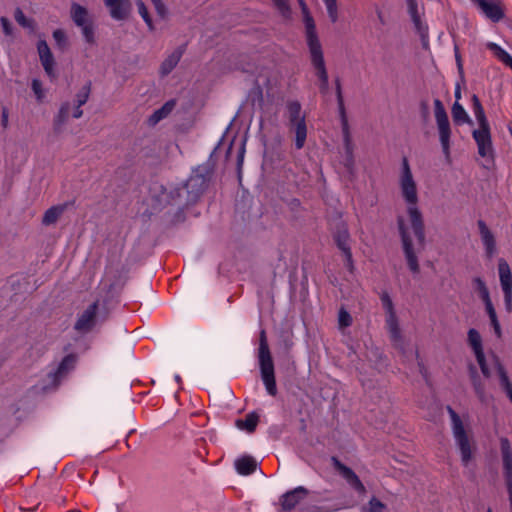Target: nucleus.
<instances>
[{
	"label": "nucleus",
	"instance_id": "nucleus-33",
	"mask_svg": "<svg viewBox=\"0 0 512 512\" xmlns=\"http://www.w3.org/2000/svg\"><path fill=\"white\" fill-rule=\"evenodd\" d=\"M484 305H485V310L489 316L491 326L493 327L496 336L498 338H501V336H502L501 326L498 321V317H497V314H496V311H495L492 301L490 300L488 302H485Z\"/></svg>",
	"mask_w": 512,
	"mask_h": 512
},
{
	"label": "nucleus",
	"instance_id": "nucleus-46",
	"mask_svg": "<svg viewBox=\"0 0 512 512\" xmlns=\"http://www.w3.org/2000/svg\"><path fill=\"white\" fill-rule=\"evenodd\" d=\"M82 30V34L84 36V39L87 43L92 44L94 43V27L93 22L90 21L89 23L85 24L84 26H80Z\"/></svg>",
	"mask_w": 512,
	"mask_h": 512
},
{
	"label": "nucleus",
	"instance_id": "nucleus-9",
	"mask_svg": "<svg viewBox=\"0 0 512 512\" xmlns=\"http://www.w3.org/2000/svg\"><path fill=\"white\" fill-rule=\"evenodd\" d=\"M498 274L504 296L505 309L510 313L512 312V272L508 262L503 258L498 260Z\"/></svg>",
	"mask_w": 512,
	"mask_h": 512
},
{
	"label": "nucleus",
	"instance_id": "nucleus-14",
	"mask_svg": "<svg viewBox=\"0 0 512 512\" xmlns=\"http://www.w3.org/2000/svg\"><path fill=\"white\" fill-rule=\"evenodd\" d=\"M308 494L309 491L303 486L287 491L280 498L282 510L287 512L293 510Z\"/></svg>",
	"mask_w": 512,
	"mask_h": 512
},
{
	"label": "nucleus",
	"instance_id": "nucleus-31",
	"mask_svg": "<svg viewBox=\"0 0 512 512\" xmlns=\"http://www.w3.org/2000/svg\"><path fill=\"white\" fill-rule=\"evenodd\" d=\"M174 106V100L167 101L161 108L153 112V114L149 117V123L151 125H155L162 119L166 118L172 112Z\"/></svg>",
	"mask_w": 512,
	"mask_h": 512
},
{
	"label": "nucleus",
	"instance_id": "nucleus-2",
	"mask_svg": "<svg viewBox=\"0 0 512 512\" xmlns=\"http://www.w3.org/2000/svg\"><path fill=\"white\" fill-rule=\"evenodd\" d=\"M305 38L310 53L311 65L319 80V91L321 94L326 95L329 90V77L324 53L316 31L315 21L307 12L305 13Z\"/></svg>",
	"mask_w": 512,
	"mask_h": 512
},
{
	"label": "nucleus",
	"instance_id": "nucleus-3",
	"mask_svg": "<svg viewBox=\"0 0 512 512\" xmlns=\"http://www.w3.org/2000/svg\"><path fill=\"white\" fill-rule=\"evenodd\" d=\"M212 172L209 168L200 166L195 169L187 181L175 190L179 198L184 197L178 205L187 207L196 203L206 191L211 180Z\"/></svg>",
	"mask_w": 512,
	"mask_h": 512
},
{
	"label": "nucleus",
	"instance_id": "nucleus-15",
	"mask_svg": "<svg viewBox=\"0 0 512 512\" xmlns=\"http://www.w3.org/2000/svg\"><path fill=\"white\" fill-rule=\"evenodd\" d=\"M112 19L121 21L131 12V0H103Z\"/></svg>",
	"mask_w": 512,
	"mask_h": 512
},
{
	"label": "nucleus",
	"instance_id": "nucleus-60",
	"mask_svg": "<svg viewBox=\"0 0 512 512\" xmlns=\"http://www.w3.org/2000/svg\"><path fill=\"white\" fill-rule=\"evenodd\" d=\"M454 96L456 101L459 102V100L461 99V87L459 84H457L455 87Z\"/></svg>",
	"mask_w": 512,
	"mask_h": 512
},
{
	"label": "nucleus",
	"instance_id": "nucleus-55",
	"mask_svg": "<svg viewBox=\"0 0 512 512\" xmlns=\"http://www.w3.org/2000/svg\"><path fill=\"white\" fill-rule=\"evenodd\" d=\"M455 59H456L457 68H458L459 74L463 78L464 69H463L462 59H461V56H460V54L458 52V48L457 47H455Z\"/></svg>",
	"mask_w": 512,
	"mask_h": 512
},
{
	"label": "nucleus",
	"instance_id": "nucleus-26",
	"mask_svg": "<svg viewBox=\"0 0 512 512\" xmlns=\"http://www.w3.org/2000/svg\"><path fill=\"white\" fill-rule=\"evenodd\" d=\"M259 422V415L256 412L248 413L244 419H237L235 421V426L247 433H253L256 430V427Z\"/></svg>",
	"mask_w": 512,
	"mask_h": 512
},
{
	"label": "nucleus",
	"instance_id": "nucleus-6",
	"mask_svg": "<svg viewBox=\"0 0 512 512\" xmlns=\"http://www.w3.org/2000/svg\"><path fill=\"white\" fill-rule=\"evenodd\" d=\"M434 116L439 131V140L442 146L443 153L447 157H449L451 128L447 112L440 99L434 100Z\"/></svg>",
	"mask_w": 512,
	"mask_h": 512
},
{
	"label": "nucleus",
	"instance_id": "nucleus-40",
	"mask_svg": "<svg viewBox=\"0 0 512 512\" xmlns=\"http://www.w3.org/2000/svg\"><path fill=\"white\" fill-rule=\"evenodd\" d=\"M14 18L16 20V22L24 27V28H30V29H33L34 28V21L32 19H28L25 14L23 13V11L21 10V8H16L15 12H14Z\"/></svg>",
	"mask_w": 512,
	"mask_h": 512
},
{
	"label": "nucleus",
	"instance_id": "nucleus-64",
	"mask_svg": "<svg viewBox=\"0 0 512 512\" xmlns=\"http://www.w3.org/2000/svg\"><path fill=\"white\" fill-rule=\"evenodd\" d=\"M67 512H81L80 510H69Z\"/></svg>",
	"mask_w": 512,
	"mask_h": 512
},
{
	"label": "nucleus",
	"instance_id": "nucleus-42",
	"mask_svg": "<svg viewBox=\"0 0 512 512\" xmlns=\"http://www.w3.org/2000/svg\"><path fill=\"white\" fill-rule=\"evenodd\" d=\"M274 6L278 10V12L284 17V18H290L291 16V7L289 5V0H272Z\"/></svg>",
	"mask_w": 512,
	"mask_h": 512
},
{
	"label": "nucleus",
	"instance_id": "nucleus-37",
	"mask_svg": "<svg viewBox=\"0 0 512 512\" xmlns=\"http://www.w3.org/2000/svg\"><path fill=\"white\" fill-rule=\"evenodd\" d=\"M476 289L478 291V294L483 301V303L488 302L491 300L489 290L485 284V282L480 277H476L473 280Z\"/></svg>",
	"mask_w": 512,
	"mask_h": 512
},
{
	"label": "nucleus",
	"instance_id": "nucleus-52",
	"mask_svg": "<svg viewBox=\"0 0 512 512\" xmlns=\"http://www.w3.org/2000/svg\"><path fill=\"white\" fill-rule=\"evenodd\" d=\"M0 22H1L4 34L7 36H11L13 33V27H12L10 21L8 20V18L1 17Z\"/></svg>",
	"mask_w": 512,
	"mask_h": 512
},
{
	"label": "nucleus",
	"instance_id": "nucleus-7",
	"mask_svg": "<svg viewBox=\"0 0 512 512\" xmlns=\"http://www.w3.org/2000/svg\"><path fill=\"white\" fill-rule=\"evenodd\" d=\"M287 109L290 123L295 132V147L299 150L304 147L307 138L305 117L301 115V104L298 101L288 102Z\"/></svg>",
	"mask_w": 512,
	"mask_h": 512
},
{
	"label": "nucleus",
	"instance_id": "nucleus-13",
	"mask_svg": "<svg viewBox=\"0 0 512 512\" xmlns=\"http://www.w3.org/2000/svg\"><path fill=\"white\" fill-rule=\"evenodd\" d=\"M98 301L90 304L78 317L74 324V329L80 333L89 332L96 323V316L98 311Z\"/></svg>",
	"mask_w": 512,
	"mask_h": 512
},
{
	"label": "nucleus",
	"instance_id": "nucleus-50",
	"mask_svg": "<svg viewBox=\"0 0 512 512\" xmlns=\"http://www.w3.org/2000/svg\"><path fill=\"white\" fill-rule=\"evenodd\" d=\"M157 14L161 17V18H165L166 14H167V8L165 6V4L163 3L162 0H151Z\"/></svg>",
	"mask_w": 512,
	"mask_h": 512
},
{
	"label": "nucleus",
	"instance_id": "nucleus-17",
	"mask_svg": "<svg viewBox=\"0 0 512 512\" xmlns=\"http://www.w3.org/2000/svg\"><path fill=\"white\" fill-rule=\"evenodd\" d=\"M37 51L39 54V58L41 64L46 72V74L51 78H55V60L53 54L45 40H39L37 43Z\"/></svg>",
	"mask_w": 512,
	"mask_h": 512
},
{
	"label": "nucleus",
	"instance_id": "nucleus-34",
	"mask_svg": "<svg viewBox=\"0 0 512 512\" xmlns=\"http://www.w3.org/2000/svg\"><path fill=\"white\" fill-rule=\"evenodd\" d=\"M71 105L69 102H64L61 104L58 114L54 119L55 129H59L69 118L70 116Z\"/></svg>",
	"mask_w": 512,
	"mask_h": 512
},
{
	"label": "nucleus",
	"instance_id": "nucleus-48",
	"mask_svg": "<svg viewBox=\"0 0 512 512\" xmlns=\"http://www.w3.org/2000/svg\"><path fill=\"white\" fill-rule=\"evenodd\" d=\"M338 321L340 327H348L352 324V317L345 309L341 308L338 315Z\"/></svg>",
	"mask_w": 512,
	"mask_h": 512
},
{
	"label": "nucleus",
	"instance_id": "nucleus-56",
	"mask_svg": "<svg viewBox=\"0 0 512 512\" xmlns=\"http://www.w3.org/2000/svg\"><path fill=\"white\" fill-rule=\"evenodd\" d=\"M298 2L301 6V10H302V14H303V22L305 23V13L307 12L308 15L311 17H312V15L310 14L309 9L304 0H298Z\"/></svg>",
	"mask_w": 512,
	"mask_h": 512
},
{
	"label": "nucleus",
	"instance_id": "nucleus-1",
	"mask_svg": "<svg viewBox=\"0 0 512 512\" xmlns=\"http://www.w3.org/2000/svg\"><path fill=\"white\" fill-rule=\"evenodd\" d=\"M399 187L407 204L410 226H408L403 216H398L397 227L408 268L416 274L420 271L417 254L425 247V226L422 213L417 206L419 200L417 184L407 157L402 158Z\"/></svg>",
	"mask_w": 512,
	"mask_h": 512
},
{
	"label": "nucleus",
	"instance_id": "nucleus-45",
	"mask_svg": "<svg viewBox=\"0 0 512 512\" xmlns=\"http://www.w3.org/2000/svg\"><path fill=\"white\" fill-rule=\"evenodd\" d=\"M412 22L414 24V27L417 31V33L420 35V37L424 40L428 37V26L422 22L421 17H417L412 19Z\"/></svg>",
	"mask_w": 512,
	"mask_h": 512
},
{
	"label": "nucleus",
	"instance_id": "nucleus-5",
	"mask_svg": "<svg viewBox=\"0 0 512 512\" xmlns=\"http://www.w3.org/2000/svg\"><path fill=\"white\" fill-rule=\"evenodd\" d=\"M447 412L451 418L452 433L456 446L460 451L461 463L467 467L473 460L476 446L467 434L463 422L456 411L451 406H447Z\"/></svg>",
	"mask_w": 512,
	"mask_h": 512
},
{
	"label": "nucleus",
	"instance_id": "nucleus-32",
	"mask_svg": "<svg viewBox=\"0 0 512 512\" xmlns=\"http://www.w3.org/2000/svg\"><path fill=\"white\" fill-rule=\"evenodd\" d=\"M452 118L455 124L462 125L464 123H471V120L464 109V107L457 101L454 102L452 109Z\"/></svg>",
	"mask_w": 512,
	"mask_h": 512
},
{
	"label": "nucleus",
	"instance_id": "nucleus-61",
	"mask_svg": "<svg viewBox=\"0 0 512 512\" xmlns=\"http://www.w3.org/2000/svg\"><path fill=\"white\" fill-rule=\"evenodd\" d=\"M243 153H244V149H242L240 155H239V161H238V164L240 165L243 161Z\"/></svg>",
	"mask_w": 512,
	"mask_h": 512
},
{
	"label": "nucleus",
	"instance_id": "nucleus-23",
	"mask_svg": "<svg viewBox=\"0 0 512 512\" xmlns=\"http://www.w3.org/2000/svg\"><path fill=\"white\" fill-rule=\"evenodd\" d=\"M70 13H71V18H72L73 22L78 27L84 26L85 24L92 21L90 19L88 10L84 6H82L78 3H72Z\"/></svg>",
	"mask_w": 512,
	"mask_h": 512
},
{
	"label": "nucleus",
	"instance_id": "nucleus-20",
	"mask_svg": "<svg viewBox=\"0 0 512 512\" xmlns=\"http://www.w3.org/2000/svg\"><path fill=\"white\" fill-rule=\"evenodd\" d=\"M76 362L77 356L75 354L66 355L59 363L57 369L53 373L49 374L52 377L53 382L57 383L68 372L73 370L75 368Z\"/></svg>",
	"mask_w": 512,
	"mask_h": 512
},
{
	"label": "nucleus",
	"instance_id": "nucleus-29",
	"mask_svg": "<svg viewBox=\"0 0 512 512\" xmlns=\"http://www.w3.org/2000/svg\"><path fill=\"white\" fill-rule=\"evenodd\" d=\"M471 102H472V110H473L475 118L479 124V128L490 127V124L485 115L484 108L480 102V99L478 98V96L476 94L472 95Z\"/></svg>",
	"mask_w": 512,
	"mask_h": 512
},
{
	"label": "nucleus",
	"instance_id": "nucleus-35",
	"mask_svg": "<svg viewBox=\"0 0 512 512\" xmlns=\"http://www.w3.org/2000/svg\"><path fill=\"white\" fill-rule=\"evenodd\" d=\"M386 509V505L381 502L378 498L372 497L366 506L361 508V512H383Z\"/></svg>",
	"mask_w": 512,
	"mask_h": 512
},
{
	"label": "nucleus",
	"instance_id": "nucleus-18",
	"mask_svg": "<svg viewBox=\"0 0 512 512\" xmlns=\"http://www.w3.org/2000/svg\"><path fill=\"white\" fill-rule=\"evenodd\" d=\"M477 226L479 229L480 237L485 249L486 256L488 258H491L496 253V240L494 234L489 229L485 221L481 219L477 221Z\"/></svg>",
	"mask_w": 512,
	"mask_h": 512
},
{
	"label": "nucleus",
	"instance_id": "nucleus-27",
	"mask_svg": "<svg viewBox=\"0 0 512 512\" xmlns=\"http://www.w3.org/2000/svg\"><path fill=\"white\" fill-rule=\"evenodd\" d=\"M500 444L504 475L512 474V450L510 442L507 438H502Z\"/></svg>",
	"mask_w": 512,
	"mask_h": 512
},
{
	"label": "nucleus",
	"instance_id": "nucleus-51",
	"mask_svg": "<svg viewBox=\"0 0 512 512\" xmlns=\"http://www.w3.org/2000/svg\"><path fill=\"white\" fill-rule=\"evenodd\" d=\"M32 90L34 94L36 95L38 100H42L43 98V90H42V83L38 79H33L31 84Z\"/></svg>",
	"mask_w": 512,
	"mask_h": 512
},
{
	"label": "nucleus",
	"instance_id": "nucleus-44",
	"mask_svg": "<svg viewBox=\"0 0 512 512\" xmlns=\"http://www.w3.org/2000/svg\"><path fill=\"white\" fill-rule=\"evenodd\" d=\"M380 300H381L382 306L386 312V315L396 313L395 309H394L393 301L387 292H383L381 294Z\"/></svg>",
	"mask_w": 512,
	"mask_h": 512
},
{
	"label": "nucleus",
	"instance_id": "nucleus-16",
	"mask_svg": "<svg viewBox=\"0 0 512 512\" xmlns=\"http://www.w3.org/2000/svg\"><path fill=\"white\" fill-rule=\"evenodd\" d=\"M483 11V13L493 22H499L505 16L501 8L500 0H471Z\"/></svg>",
	"mask_w": 512,
	"mask_h": 512
},
{
	"label": "nucleus",
	"instance_id": "nucleus-58",
	"mask_svg": "<svg viewBox=\"0 0 512 512\" xmlns=\"http://www.w3.org/2000/svg\"><path fill=\"white\" fill-rule=\"evenodd\" d=\"M1 118H2L1 119L2 120V125H3L4 128H6L7 124H8V110L6 108H4L2 110V117Z\"/></svg>",
	"mask_w": 512,
	"mask_h": 512
},
{
	"label": "nucleus",
	"instance_id": "nucleus-25",
	"mask_svg": "<svg viewBox=\"0 0 512 512\" xmlns=\"http://www.w3.org/2000/svg\"><path fill=\"white\" fill-rule=\"evenodd\" d=\"M184 49L182 47L173 51L161 64L160 73L165 76L168 75L179 63Z\"/></svg>",
	"mask_w": 512,
	"mask_h": 512
},
{
	"label": "nucleus",
	"instance_id": "nucleus-11",
	"mask_svg": "<svg viewBox=\"0 0 512 512\" xmlns=\"http://www.w3.org/2000/svg\"><path fill=\"white\" fill-rule=\"evenodd\" d=\"M473 139L475 140L478 148V154L482 158L494 160V149L492 144V137L490 127L478 128L472 132Z\"/></svg>",
	"mask_w": 512,
	"mask_h": 512
},
{
	"label": "nucleus",
	"instance_id": "nucleus-28",
	"mask_svg": "<svg viewBox=\"0 0 512 512\" xmlns=\"http://www.w3.org/2000/svg\"><path fill=\"white\" fill-rule=\"evenodd\" d=\"M471 102H472V110H473L475 118L479 124V128L490 127V124L485 115L484 108L480 102V99L478 98V96L476 94L472 95Z\"/></svg>",
	"mask_w": 512,
	"mask_h": 512
},
{
	"label": "nucleus",
	"instance_id": "nucleus-39",
	"mask_svg": "<svg viewBox=\"0 0 512 512\" xmlns=\"http://www.w3.org/2000/svg\"><path fill=\"white\" fill-rule=\"evenodd\" d=\"M91 93V82L88 81L76 94V104L83 106L89 99Z\"/></svg>",
	"mask_w": 512,
	"mask_h": 512
},
{
	"label": "nucleus",
	"instance_id": "nucleus-41",
	"mask_svg": "<svg viewBox=\"0 0 512 512\" xmlns=\"http://www.w3.org/2000/svg\"><path fill=\"white\" fill-rule=\"evenodd\" d=\"M496 366H497V372L499 375L500 385H501L502 389L505 391V390L511 388L512 383L510 382V379H509L504 367L498 361H496Z\"/></svg>",
	"mask_w": 512,
	"mask_h": 512
},
{
	"label": "nucleus",
	"instance_id": "nucleus-24",
	"mask_svg": "<svg viewBox=\"0 0 512 512\" xmlns=\"http://www.w3.org/2000/svg\"><path fill=\"white\" fill-rule=\"evenodd\" d=\"M68 203L54 205L47 209L42 218V224L45 226H49L55 224L64 211L67 209Z\"/></svg>",
	"mask_w": 512,
	"mask_h": 512
},
{
	"label": "nucleus",
	"instance_id": "nucleus-43",
	"mask_svg": "<svg viewBox=\"0 0 512 512\" xmlns=\"http://www.w3.org/2000/svg\"><path fill=\"white\" fill-rule=\"evenodd\" d=\"M470 372H471V378H472V382H473V386H474L475 392H476V394L480 398H483V396H484V388H483V385L481 384V382L479 380V377L477 375V371H476L475 367L470 366Z\"/></svg>",
	"mask_w": 512,
	"mask_h": 512
},
{
	"label": "nucleus",
	"instance_id": "nucleus-53",
	"mask_svg": "<svg viewBox=\"0 0 512 512\" xmlns=\"http://www.w3.org/2000/svg\"><path fill=\"white\" fill-rule=\"evenodd\" d=\"M345 258L346 267L352 273L354 271V261L351 250L342 252Z\"/></svg>",
	"mask_w": 512,
	"mask_h": 512
},
{
	"label": "nucleus",
	"instance_id": "nucleus-22",
	"mask_svg": "<svg viewBox=\"0 0 512 512\" xmlns=\"http://www.w3.org/2000/svg\"><path fill=\"white\" fill-rule=\"evenodd\" d=\"M257 461L252 456H242L235 461V469L240 475H250L256 471Z\"/></svg>",
	"mask_w": 512,
	"mask_h": 512
},
{
	"label": "nucleus",
	"instance_id": "nucleus-63",
	"mask_svg": "<svg viewBox=\"0 0 512 512\" xmlns=\"http://www.w3.org/2000/svg\"><path fill=\"white\" fill-rule=\"evenodd\" d=\"M175 380H176V382L180 383L181 382V377L179 375H175Z\"/></svg>",
	"mask_w": 512,
	"mask_h": 512
},
{
	"label": "nucleus",
	"instance_id": "nucleus-59",
	"mask_svg": "<svg viewBox=\"0 0 512 512\" xmlns=\"http://www.w3.org/2000/svg\"><path fill=\"white\" fill-rule=\"evenodd\" d=\"M252 93H255L257 95V98L259 100V102H262L263 101V93H262V89L260 86H257L253 91Z\"/></svg>",
	"mask_w": 512,
	"mask_h": 512
},
{
	"label": "nucleus",
	"instance_id": "nucleus-36",
	"mask_svg": "<svg viewBox=\"0 0 512 512\" xmlns=\"http://www.w3.org/2000/svg\"><path fill=\"white\" fill-rule=\"evenodd\" d=\"M136 6L138 8V13L140 14L142 19L144 20V22L148 26L149 30L153 31L154 30L153 21H152V18L150 17V15H149V12H148V9H147L145 3L142 0H137L136 1Z\"/></svg>",
	"mask_w": 512,
	"mask_h": 512
},
{
	"label": "nucleus",
	"instance_id": "nucleus-62",
	"mask_svg": "<svg viewBox=\"0 0 512 512\" xmlns=\"http://www.w3.org/2000/svg\"><path fill=\"white\" fill-rule=\"evenodd\" d=\"M421 107H422V109L424 110V112H425V113H427V109H428V107H427V104H426L425 102H422V103H421Z\"/></svg>",
	"mask_w": 512,
	"mask_h": 512
},
{
	"label": "nucleus",
	"instance_id": "nucleus-8",
	"mask_svg": "<svg viewBox=\"0 0 512 512\" xmlns=\"http://www.w3.org/2000/svg\"><path fill=\"white\" fill-rule=\"evenodd\" d=\"M335 90H336V98L338 104V113L341 122V129L343 135V142L346 154L352 158L353 156V146L350 134L349 122L346 114V108L344 104L343 94H342V86L339 78L335 80Z\"/></svg>",
	"mask_w": 512,
	"mask_h": 512
},
{
	"label": "nucleus",
	"instance_id": "nucleus-47",
	"mask_svg": "<svg viewBox=\"0 0 512 512\" xmlns=\"http://www.w3.org/2000/svg\"><path fill=\"white\" fill-rule=\"evenodd\" d=\"M53 38L60 49H64L67 46V37L62 29H56L53 32Z\"/></svg>",
	"mask_w": 512,
	"mask_h": 512
},
{
	"label": "nucleus",
	"instance_id": "nucleus-19",
	"mask_svg": "<svg viewBox=\"0 0 512 512\" xmlns=\"http://www.w3.org/2000/svg\"><path fill=\"white\" fill-rule=\"evenodd\" d=\"M386 327L390 335L391 342L397 349H403V338L398 323L396 313L386 315Z\"/></svg>",
	"mask_w": 512,
	"mask_h": 512
},
{
	"label": "nucleus",
	"instance_id": "nucleus-12",
	"mask_svg": "<svg viewBox=\"0 0 512 512\" xmlns=\"http://www.w3.org/2000/svg\"><path fill=\"white\" fill-rule=\"evenodd\" d=\"M332 463L334 468L339 474L346 480V482L359 494H364L366 488L361 482L357 474L348 466L344 465L338 458L332 457Z\"/></svg>",
	"mask_w": 512,
	"mask_h": 512
},
{
	"label": "nucleus",
	"instance_id": "nucleus-4",
	"mask_svg": "<svg viewBox=\"0 0 512 512\" xmlns=\"http://www.w3.org/2000/svg\"><path fill=\"white\" fill-rule=\"evenodd\" d=\"M257 358L261 379L266 388V391L269 395L276 396L277 386L275 379V368L265 329H261L259 332V347Z\"/></svg>",
	"mask_w": 512,
	"mask_h": 512
},
{
	"label": "nucleus",
	"instance_id": "nucleus-57",
	"mask_svg": "<svg viewBox=\"0 0 512 512\" xmlns=\"http://www.w3.org/2000/svg\"><path fill=\"white\" fill-rule=\"evenodd\" d=\"M82 106H78V104H76V106L74 107V110H73V118H80L82 115H83V110L81 109Z\"/></svg>",
	"mask_w": 512,
	"mask_h": 512
},
{
	"label": "nucleus",
	"instance_id": "nucleus-21",
	"mask_svg": "<svg viewBox=\"0 0 512 512\" xmlns=\"http://www.w3.org/2000/svg\"><path fill=\"white\" fill-rule=\"evenodd\" d=\"M333 239L335 241L337 248L341 252L351 250L350 233L346 223L342 222L337 226V229L333 234Z\"/></svg>",
	"mask_w": 512,
	"mask_h": 512
},
{
	"label": "nucleus",
	"instance_id": "nucleus-38",
	"mask_svg": "<svg viewBox=\"0 0 512 512\" xmlns=\"http://www.w3.org/2000/svg\"><path fill=\"white\" fill-rule=\"evenodd\" d=\"M325 4L328 17L332 23H336L338 21V5L337 0H322Z\"/></svg>",
	"mask_w": 512,
	"mask_h": 512
},
{
	"label": "nucleus",
	"instance_id": "nucleus-49",
	"mask_svg": "<svg viewBox=\"0 0 512 512\" xmlns=\"http://www.w3.org/2000/svg\"><path fill=\"white\" fill-rule=\"evenodd\" d=\"M407 2V8H408V13L411 17V20L414 19V18H417L420 16L419 14V11H418V3L416 0H406Z\"/></svg>",
	"mask_w": 512,
	"mask_h": 512
},
{
	"label": "nucleus",
	"instance_id": "nucleus-54",
	"mask_svg": "<svg viewBox=\"0 0 512 512\" xmlns=\"http://www.w3.org/2000/svg\"><path fill=\"white\" fill-rule=\"evenodd\" d=\"M505 480H506L507 492H508V497H509V502H510V509L512 512V474L505 475Z\"/></svg>",
	"mask_w": 512,
	"mask_h": 512
},
{
	"label": "nucleus",
	"instance_id": "nucleus-10",
	"mask_svg": "<svg viewBox=\"0 0 512 512\" xmlns=\"http://www.w3.org/2000/svg\"><path fill=\"white\" fill-rule=\"evenodd\" d=\"M467 341H468L469 346L472 348V350L475 354L477 363L481 369L483 376L486 378H489L491 376V372L486 363V358H485V354H484V350H483L482 338H481L480 333L474 328L469 329L468 333H467Z\"/></svg>",
	"mask_w": 512,
	"mask_h": 512
},
{
	"label": "nucleus",
	"instance_id": "nucleus-30",
	"mask_svg": "<svg viewBox=\"0 0 512 512\" xmlns=\"http://www.w3.org/2000/svg\"><path fill=\"white\" fill-rule=\"evenodd\" d=\"M487 48L493 52L494 56L502 62L504 65L509 67L512 70V56L504 50L500 45L489 42L487 44Z\"/></svg>",
	"mask_w": 512,
	"mask_h": 512
}]
</instances>
